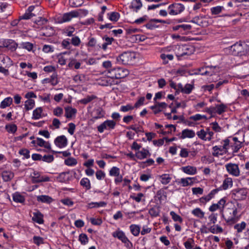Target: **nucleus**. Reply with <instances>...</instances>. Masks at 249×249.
I'll use <instances>...</instances> for the list:
<instances>
[{"label": "nucleus", "mask_w": 249, "mask_h": 249, "mask_svg": "<svg viewBox=\"0 0 249 249\" xmlns=\"http://www.w3.org/2000/svg\"><path fill=\"white\" fill-rule=\"evenodd\" d=\"M128 71L121 68H116L108 70L107 74L112 79H121L125 77L128 74Z\"/></svg>", "instance_id": "nucleus-1"}, {"label": "nucleus", "mask_w": 249, "mask_h": 249, "mask_svg": "<svg viewBox=\"0 0 249 249\" xmlns=\"http://www.w3.org/2000/svg\"><path fill=\"white\" fill-rule=\"evenodd\" d=\"M135 58V53L131 52H124L117 57L118 63L127 65Z\"/></svg>", "instance_id": "nucleus-2"}, {"label": "nucleus", "mask_w": 249, "mask_h": 249, "mask_svg": "<svg viewBox=\"0 0 249 249\" xmlns=\"http://www.w3.org/2000/svg\"><path fill=\"white\" fill-rule=\"evenodd\" d=\"M247 193L246 188L234 189L231 191L232 197L236 200H243L246 198Z\"/></svg>", "instance_id": "nucleus-3"}, {"label": "nucleus", "mask_w": 249, "mask_h": 249, "mask_svg": "<svg viewBox=\"0 0 249 249\" xmlns=\"http://www.w3.org/2000/svg\"><path fill=\"white\" fill-rule=\"evenodd\" d=\"M185 9L184 6L179 3L170 4L168 8V13L170 15H177L182 13Z\"/></svg>", "instance_id": "nucleus-4"}, {"label": "nucleus", "mask_w": 249, "mask_h": 249, "mask_svg": "<svg viewBox=\"0 0 249 249\" xmlns=\"http://www.w3.org/2000/svg\"><path fill=\"white\" fill-rule=\"evenodd\" d=\"M116 124V123L114 121L107 120L97 126V130L100 133H102L105 129H113Z\"/></svg>", "instance_id": "nucleus-5"}, {"label": "nucleus", "mask_w": 249, "mask_h": 249, "mask_svg": "<svg viewBox=\"0 0 249 249\" xmlns=\"http://www.w3.org/2000/svg\"><path fill=\"white\" fill-rule=\"evenodd\" d=\"M230 51L233 55L242 56L243 43L240 41L235 43L230 47Z\"/></svg>", "instance_id": "nucleus-6"}, {"label": "nucleus", "mask_w": 249, "mask_h": 249, "mask_svg": "<svg viewBox=\"0 0 249 249\" xmlns=\"http://www.w3.org/2000/svg\"><path fill=\"white\" fill-rule=\"evenodd\" d=\"M36 8H38V7H35L33 5L29 6L25 13L19 17V19H29L33 17L36 16V14L35 12Z\"/></svg>", "instance_id": "nucleus-7"}, {"label": "nucleus", "mask_w": 249, "mask_h": 249, "mask_svg": "<svg viewBox=\"0 0 249 249\" xmlns=\"http://www.w3.org/2000/svg\"><path fill=\"white\" fill-rule=\"evenodd\" d=\"M106 112L101 107L93 109L91 113L92 120L94 121L104 117Z\"/></svg>", "instance_id": "nucleus-8"}, {"label": "nucleus", "mask_w": 249, "mask_h": 249, "mask_svg": "<svg viewBox=\"0 0 249 249\" xmlns=\"http://www.w3.org/2000/svg\"><path fill=\"white\" fill-rule=\"evenodd\" d=\"M103 41H105V42L101 45V43L99 42V43L97 45V47L98 49H102L104 51H106L107 49V46L112 44V42L114 40V39L113 37H109L107 36H105L102 38Z\"/></svg>", "instance_id": "nucleus-9"}, {"label": "nucleus", "mask_w": 249, "mask_h": 249, "mask_svg": "<svg viewBox=\"0 0 249 249\" xmlns=\"http://www.w3.org/2000/svg\"><path fill=\"white\" fill-rule=\"evenodd\" d=\"M227 171L234 176H238L240 174L239 169L238 165L231 163L226 165Z\"/></svg>", "instance_id": "nucleus-10"}, {"label": "nucleus", "mask_w": 249, "mask_h": 249, "mask_svg": "<svg viewBox=\"0 0 249 249\" xmlns=\"http://www.w3.org/2000/svg\"><path fill=\"white\" fill-rule=\"evenodd\" d=\"M54 143L57 147L59 148H63L66 147L68 144V140L64 135H61L56 137Z\"/></svg>", "instance_id": "nucleus-11"}, {"label": "nucleus", "mask_w": 249, "mask_h": 249, "mask_svg": "<svg viewBox=\"0 0 249 249\" xmlns=\"http://www.w3.org/2000/svg\"><path fill=\"white\" fill-rule=\"evenodd\" d=\"M2 45L11 52L15 51L18 47V44L12 39H5L2 41Z\"/></svg>", "instance_id": "nucleus-12"}, {"label": "nucleus", "mask_w": 249, "mask_h": 249, "mask_svg": "<svg viewBox=\"0 0 249 249\" xmlns=\"http://www.w3.org/2000/svg\"><path fill=\"white\" fill-rule=\"evenodd\" d=\"M79 13L77 11H72L69 13L63 14L62 17V22H67L70 21L72 18L78 17Z\"/></svg>", "instance_id": "nucleus-13"}, {"label": "nucleus", "mask_w": 249, "mask_h": 249, "mask_svg": "<svg viewBox=\"0 0 249 249\" xmlns=\"http://www.w3.org/2000/svg\"><path fill=\"white\" fill-rule=\"evenodd\" d=\"M55 34V31L52 27L46 26L43 27L41 31V35L46 37H50Z\"/></svg>", "instance_id": "nucleus-14"}, {"label": "nucleus", "mask_w": 249, "mask_h": 249, "mask_svg": "<svg viewBox=\"0 0 249 249\" xmlns=\"http://www.w3.org/2000/svg\"><path fill=\"white\" fill-rule=\"evenodd\" d=\"M233 143H231V146L232 147L233 153H237L239 149L242 147V143L238 141L237 137H234L232 138Z\"/></svg>", "instance_id": "nucleus-15"}, {"label": "nucleus", "mask_w": 249, "mask_h": 249, "mask_svg": "<svg viewBox=\"0 0 249 249\" xmlns=\"http://www.w3.org/2000/svg\"><path fill=\"white\" fill-rule=\"evenodd\" d=\"M237 209L235 208L232 211V216L228 218H224L227 223L233 224L236 223L239 219L240 215L237 216Z\"/></svg>", "instance_id": "nucleus-16"}, {"label": "nucleus", "mask_w": 249, "mask_h": 249, "mask_svg": "<svg viewBox=\"0 0 249 249\" xmlns=\"http://www.w3.org/2000/svg\"><path fill=\"white\" fill-rule=\"evenodd\" d=\"M112 235L113 237L117 238L122 242H123L125 240H126V239L127 238L124 232L120 230V229H118L116 231L113 232Z\"/></svg>", "instance_id": "nucleus-17"}, {"label": "nucleus", "mask_w": 249, "mask_h": 249, "mask_svg": "<svg viewBox=\"0 0 249 249\" xmlns=\"http://www.w3.org/2000/svg\"><path fill=\"white\" fill-rule=\"evenodd\" d=\"M32 220L39 224H42L44 222L43 215L38 211L36 212H34Z\"/></svg>", "instance_id": "nucleus-18"}, {"label": "nucleus", "mask_w": 249, "mask_h": 249, "mask_svg": "<svg viewBox=\"0 0 249 249\" xmlns=\"http://www.w3.org/2000/svg\"><path fill=\"white\" fill-rule=\"evenodd\" d=\"M195 136V132L189 129H185L182 130L181 135L180 136V139H184L186 138H192Z\"/></svg>", "instance_id": "nucleus-19"}, {"label": "nucleus", "mask_w": 249, "mask_h": 249, "mask_svg": "<svg viewBox=\"0 0 249 249\" xmlns=\"http://www.w3.org/2000/svg\"><path fill=\"white\" fill-rule=\"evenodd\" d=\"M65 116L67 118L69 119L72 118L73 116H75L77 113V110L71 107H65Z\"/></svg>", "instance_id": "nucleus-20"}, {"label": "nucleus", "mask_w": 249, "mask_h": 249, "mask_svg": "<svg viewBox=\"0 0 249 249\" xmlns=\"http://www.w3.org/2000/svg\"><path fill=\"white\" fill-rule=\"evenodd\" d=\"M149 151L145 148H142L141 151H137L135 154V156L140 160L146 158L148 156H150Z\"/></svg>", "instance_id": "nucleus-21"}, {"label": "nucleus", "mask_w": 249, "mask_h": 249, "mask_svg": "<svg viewBox=\"0 0 249 249\" xmlns=\"http://www.w3.org/2000/svg\"><path fill=\"white\" fill-rule=\"evenodd\" d=\"M1 177L4 181H10L14 177V174L11 171H4L1 173Z\"/></svg>", "instance_id": "nucleus-22"}, {"label": "nucleus", "mask_w": 249, "mask_h": 249, "mask_svg": "<svg viewBox=\"0 0 249 249\" xmlns=\"http://www.w3.org/2000/svg\"><path fill=\"white\" fill-rule=\"evenodd\" d=\"M13 201L16 203H23L25 199L23 196L21 195L19 192H16L12 195Z\"/></svg>", "instance_id": "nucleus-23"}, {"label": "nucleus", "mask_w": 249, "mask_h": 249, "mask_svg": "<svg viewBox=\"0 0 249 249\" xmlns=\"http://www.w3.org/2000/svg\"><path fill=\"white\" fill-rule=\"evenodd\" d=\"M142 4L141 0H133L129 6L130 9H135V11L137 12L141 9Z\"/></svg>", "instance_id": "nucleus-24"}, {"label": "nucleus", "mask_w": 249, "mask_h": 249, "mask_svg": "<svg viewBox=\"0 0 249 249\" xmlns=\"http://www.w3.org/2000/svg\"><path fill=\"white\" fill-rule=\"evenodd\" d=\"M182 170L188 175H195L196 173V167L191 166L182 167Z\"/></svg>", "instance_id": "nucleus-25"}, {"label": "nucleus", "mask_w": 249, "mask_h": 249, "mask_svg": "<svg viewBox=\"0 0 249 249\" xmlns=\"http://www.w3.org/2000/svg\"><path fill=\"white\" fill-rule=\"evenodd\" d=\"M160 213V207L159 206L155 205L149 210V213L152 217H157Z\"/></svg>", "instance_id": "nucleus-26"}, {"label": "nucleus", "mask_w": 249, "mask_h": 249, "mask_svg": "<svg viewBox=\"0 0 249 249\" xmlns=\"http://www.w3.org/2000/svg\"><path fill=\"white\" fill-rule=\"evenodd\" d=\"M131 233L135 236H137L140 232L141 227L140 226L132 224L129 227Z\"/></svg>", "instance_id": "nucleus-27"}, {"label": "nucleus", "mask_w": 249, "mask_h": 249, "mask_svg": "<svg viewBox=\"0 0 249 249\" xmlns=\"http://www.w3.org/2000/svg\"><path fill=\"white\" fill-rule=\"evenodd\" d=\"M229 186L231 187L232 186V180L231 178H228L224 179L223 184L219 188L221 189V190H225L228 188Z\"/></svg>", "instance_id": "nucleus-28"}, {"label": "nucleus", "mask_w": 249, "mask_h": 249, "mask_svg": "<svg viewBox=\"0 0 249 249\" xmlns=\"http://www.w3.org/2000/svg\"><path fill=\"white\" fill-rule=\"evenodd\" d=\"M37 200L43 203H50L53 201V199L48 196L41 195L37 197Z\"/></svg>", "instance_id": "nucleus-29"}, {"label": "nucleus", "mask_w": 249, "mask_h": 249, "mask_svg": "<svg viewBox=\"0 0 249 249\" xmlns=\"http://www.w3.org/2000/svg\"><path fill=\"white\" fill-rule=\"evenodd\" d=\"M167 188L168 187H164V188L161 189L158 191V192H157V195L158 197V199L159 200L166 199L167 193L164 190V189H167Z\"/></svg>", "instance_id": "nucleus-30"}, {"label": "nucleus", "mask_w": 249, "mask_h": 249, "mask_svg": "<svg viewBox=\"0 0 249 249\" xmlns=\"http://www.w3.org/2000/svg\"><path fill=\"white\" fill-rule=\"evenodd\" d=\"M69 172H62L59 174V176L57 177V180L62 183L67 182L69 180V177H67V175Z\"/></svg>", "instance_id": "nucleus-31"}, {"label": "nucleus", "mask_w": 249, "mask_h": 249, "mask_svg": "<svg viewBox=\"0 0 249 249\" xmlns=\"http://www.w3.org/2000/svg\"><path fill=\"white\" fill-rule=\"evenodd\" d=\"M43 109L41 107H39L35 109L33 112L32 119L34 120L39 119L41 117V113Z\"/></svg>", "instance_id": "nucleus-32"}, {"label": "nucleus", "mask_w": 249, "mask_h": 249, "mask_svg": "<svg viewBox=\"0 0 249 249\" xmlns=\"http://www.w3.org/2000/svg\"><path fill=\"white\" fill-rule=\"evenodd\" d=\"M13 102V99L11 97H8L5 98L0 103V107L1 108H5L7 107H9Z\"/></svg>", "instance_id": "nucleus-33"}, {"label": "nucleus", "mask_w": 249, "mask_h": 249, "mask_svg": "<svg viewBox=\"0 0 249 249\" xmlns=\"http://www.w3.org/2000/svg\"><path fill=\"white\" fill-rule=\"evenodd\" d=\"M160 178L161 179V183L164 185L168 184L171 180V178L170 177V175L167 174H164L160 176Z\"/></svg>", "instance_id": "nucleus-34"}, {"label": "nucleus", "mask_w": 249, "mask_h": 249, "mask_svg": "<svg viewBox=\"0 0 249 249\" xmlns=\"http://www.w3.org/2000/svg\"><path fill=\"white\" fill-rule=\"evenodd\" d=\"M35 106V101L33 99H28L25 102V108L26 111L32 109Z\"/></svg>", "instance_id": "nucleus-35"}, {"label": "nucleus", "mask_w": 249, "mask_h": 249, "mask_svg": "<svg viewBox=\"0 0 249 249\" xmlns=\"http://www.w3.org/2000/svg\"><path fill=\"white\" fill-rule=\"evenodd\" d=\"M209 231L211 233L215 234L218 233H222L223 231V229L218 225L216 226L213 225L209 229Z\"/></svg>", "instance_id": "nucleus-36"}, {"label": "nucleus", "mask_w": 249, "mask_h": 249, "mask_svg": "<svg viewBox=\"0 0 249 249\" xmlns=\"http://www.w3.org/2000/svg\"><path fill=\"white\" fill-rule=\"evenodd\" d=\"M160 58L162 60L163 64H166L168 63V60H172L173 59L174 56L171 54H166L165 53H161L160 55Z\"/></svg>", "instance_id": "nucleus-37"}, {"label": "nucleus", "mask_w": 249, "mask_h": 249, "mask_svg": "<svg viewBox=\"0 0 249 249\" xmlns=\"http://www.w3.org/2000/svg\"><path fill=\"white\" fill-rule=\"evenodd\" d=\"M108 18L112 21L116 22L120 18V14L116 12L108 13Z\"/></svg>", "instance_id": "nucleus-38"}, {"label": "nucleus", "mask_w": 249, "mask_h": 249, "mask_svg": "<svg viewBox=\"0 0 249 249\" xmlns=\"http://www.w3.org/2000/svg\"><path fill=\"white\" fill-rule=\"evenodd\" d=\"M192 178H182L180 179V183L182 184L183 187L192 185L194 183L193 181H192Z\"/></svg>", "instance_id": "nucleus-39"}, {"label": "nucleus", "mask_w": 249, "mask_h": 249, "mask_svg": "<svg viewBox=\"0 0 249 249\" xmlns=\"http://www.w3.org/2000/svg\"><path fill=\"white\" fill-rule=\"evenodd\" d=\"M215 107L216 112L219 115H220L226 111V109L227 107L224 104H221L220 105H216Z\"/></svg>", "instance_id": "nucleus-40"}, {"label": "nucleus", "mask_w": 249, "mask_h": 249, "mask_svg": "<svg viewBox=\"0 0 249 249\" xmlns=\"http://www.w3.org/2000/svg\"><path fill=\"white\" fill-rule=\"evenodd\" d=\"M192 213L199 218H203L204 216V213L199 208L194 209Z\"/></svg>", "instance_id": "nucleus-41"}, {"label": "nucleus", "mask_w": 249, "mask_h": 249, "mask_svg": "<svg viewBox=\"0 0 249 249\" xmlns=\"http://www.w3.org/2000/svg\"><path fill=\"white\" fill-rule=\"evenodd\" d=\"M97 97L94 95H88L86 98H83L79 101L81 104L86 105L91 102L92 100L96 99Z\"/></svg>", "instance_id": "nucleus-42"}, {"label": "nucleus", "mask_w": 249, "mask_h": 249, "mask_svg": "<svg viewBox=\"0 0 249 249\" xmlns=\"http://www.w3.org/2000/svg\"><path fill=\"white\" fill-rule=\"evenodd\" d=\"M80 185L85 187L87 190H89L91 188L89 180L86 178H83L80 181Z\"/></svg>", "instance_id": "nucleus-43"}, {"label": "nucleus", "mask_w": 249, "mask_h": 249, "mask_svg": "<svg viewBox=\"0 0 249 249\" xmlns=\"http://www.w3.org/2000/svg\"><path fill=\"white\" fill-rule=\"evenodd\" d=\"M154 18L151 19L149 22L144 26L148 29L153 30L155 28L159 27V25L156 24V21L153 20Z\"/></svg>", "instance_id": "nucleus-44"}, {"label": "nucleus", "mask_w": 249, "mask_h": 249, "mask_svg": "<svg viewBox=\"0 0 249 249\" xmlns=\"http://www.w3.org/2000/svg\"><path fill=\"white\" fill-rule=\"evenodd\" d=\"M20 47L30 51L33 49V44L29 42H22L20 44Z\"/></svg>", "instance_id": "nucleus-45"}, {"label": "nucleus", "mask_w": 249, "mask_h": 249, "mask_svg": "<svg viewBox=\"0 0 249 249\" xmlns=\"http://www.w3.org/2000/svg\"><path fill=\"white\" fill-rule=\"evenodd\" d=\"M246 226V223L243 221L241 224H237L234 225V229L237 230V232L238 233L241 232L242 231L245 229Z\"/></svg>", "instance_id": "nucleus-46"}, {"label": "nucleus", "mask_w": 249, "mask_h": 249, "mask_svg": "<svg viewBox=\"0 0 249 249\" xmlns=\"http://www.w3.org/2000/svg\"><path fill=\"white\" fill-rule=\"evenodd\" d=\"M79 240L82 245H86L89 242V238L85 233H81L79 236Z\"/></svg>", "instance_id": "nucleus-47"}, {"label": "nucleus", "mask_w": 249, "mask_h": 249, "mask_svg": "<svg viewBox=\"0 0 249 249\" xmlns=\"http://www.w3.org/2000/svg\"><path fill=\"white\" fill-rule=\"evenodd\" d=\"M171 216H172V218L173 220L174 221H178L179 223H181L183 221L182 218L179 216V215L177 214L175 212L171 211L170 213Z\"/></svg>", "instance_id": "nucleus-48"}, {"label": "nucleus", "mask_w": 249, "mask_h": 249, "mask_svg": "<svg viewBox=\"0 0 249 249\" xmlns=\"http://www.w3.org/2000/svg\"><path fill=\"white\" fill-rule=\"evenodd\" d=\"M5 129L9 133H15L17 130V126L15 124H7L5 126Z\"/></svg>", "instance_id": "nucleus-49"}, {"label": "nucleus", "mask_w": 249, "mask_h": 249, "mask_svg": "<svg viewBox=\"0 0 249 249\" xmlns=\"http://www.w3.org/2000/svg\"><path fill=\"white\" fill-rule=\"evenodd\" d=\"M64 162L68 166H73L77 163L76 160L73 158H69L66 159Z\"/></svg>", "instance_id": "nucleus-50"}, {"label": "nucleus", "mask_w": 249, "mask_h": 249, "mask_svg": "<svg viewBox=\"0 0 249 249\" xmlns=\"http://www.w3.org/2000/svg\"><path fill=\"white\" fill-rule=\"evenodd\" d=\"M109 174L111 176H118L120 174V169L117 167L113 166L109 170Z\"/></svg>", "instance_id": "nucleus-51"}, {"label": "nucleus", "mask_w": 249, "mask_h": 249, "mask_svg": "<svg viewBox=\"0 0 249 249\" xmlns=\"http://www.w3.org/2000/svg\"><path fill=\"white\" fill-rule=\"evenodd\" d=\"M49 83H51L53 86H55L58 83L57 80V74L56 72L53 73L51 76Z\"/></svg>", "instance_id": "nucleus-52"}, {"label": "nucleus", "mask_w": 249, "mask_h": 249, "mask_svg": "<svg viewBox=\"0 0 249 249\" xmlns=\"http://www.w3.org/2000/svg\"><path fill=\"white\" fill-rule=\"evenodd\" d=\"M194 86L193 85L186 84L184 87L183 93L189 94L192 92Z\"/></svg>", "instance_id": "nucleus-53"}, {"label": "nucleus", "mask_w": 249, "mask_h": 249, "mask_svg": "<svg viewBox=\"0 0 249 249\" xmlns=\"http://www.w3.org/2000/svg\"><path fill=\"white\" fill-rule=\"evenodd\" d=\"M223 9H224V7L223 6H217L212 7L211 9V11L213 15H217L219 14Z\"/></svg>", "instance_id": "nucleus-54"}, {"label": "nucleus", "mask_w": 249, "mask_h": 249, "mask_svg": "<svg viewBox=\"0 0 249 249\" xmlns=\"http://www.w3.org/2000/svg\"><path fill=\"white\" fill-rule=\"evenodd\" d=\"M190 119L193 120L195 121H199L202 119H207V117L204 115H201L199 114H196L195 115L192 116L190 117Z\"/></svg>", "instance_id": "nucleus-55"}, {"label": "nucleus", "mask_w": 249, "mask_h": 249, "mask_svg": "<svg viewBox=\"0 0 249 249\" xmlns=\"http://www.w3.org/2000/svg\"><path fill=\"white\" fill-rule=\"evenodd\" d=\"M43 238L40 236H34L33 237V242L37 246H39L40 244L44 243Z\"/></svg>", "instance_id": "nucleus-56"}, {"label": "nucleus", "mask_w": 249, "mask_h": 249, "mask_svg": "<svg viewBox=\"0 0 249 249\" xmlns=\"http://www.w3.org/2000/svg\"><path fill=\"white\" fill-rule=\"evenodd\" d=\"M41 160H43V161L48 163H50L53 161V160H54V157L52 155H45L44 156H42Z\"/></svg>", "instance_id": "nucleus-57"}, {"label": "nucleus", "mask_w": 249, "mask_h": 249, "mask_svg": "<svg viewBox=\"0 0 249 249\" xmlns=\"http://www.w3.org/2000/svg\"><path fill=\"white\" fill-rule=\"evenodd\" d=\"M196 134L197 136L201 140L206 141L207 140V132L204 131L203 129H201L200 131L197 132Z\"/></svg>", "instance_id": "nucleus-58"}, {"label": "nucleus", "mask_w": 249, "mask_h": 249, "mask_svg": "<svg viewBox=\"0 0 249 249\" xmlns=\"http://www.w3.org/2000/svg\"><path fill=\"white\" fill-rule=\"evenodd\" d=\"M167 107V104L164 102L157 103V104L150 107L151 109H154V108H165Z\"/></svg>", "instance_id": "nucleus-59"}, {"label": "nucleus", "mask_w": 249, "mask_h": 249, "mask_svg": "<svg viewBox=\"0 0 249 249\" xmlns=\"http://www.w3.org/2000/svg\"><path fill=\"white\" fill-rule=\"evenodd\" d=\"M63 113V108L59 107L54 108L53 111V115L57 117H60L62 115Z\"/></svg>", "instance_id": "nucleus-60"}, {"label": "nucleus", "mask_w": 249, "mask_h": 249, "mask_svg": "<svg viewBox=\"0 0 249 249\" xmlns=\"http://www.w3.org/2000/svg\"><path fill=\"white\" fill-rule=\"evenodd\" d=\"M89 40L87 46L92 48L95 47L97 44V40L94 37H90L89 38Z\"/></svg>", "instance_id": "nucleus-61"}, {"label": "nucleus", "mask_w": 249, "mask_h": 249, "mask_svg": "<svg viewBox=\"0 0 249 249\" xmlns=\"http://www.w3.org/2000/svg\"><path fill=\"white\" fill-rule=\"evenodd\" d=\"M19 154L21 155H23L24 158L28 159L30 158V151L27 149H21L19 151Z\"/></svg>", "instance_id": "nucleus-62"}, {"label": "nucleus", "mask_w": 249, "mask_h": 249, "mask_svg": "<svg viewBox=\"0 0 249 249\" xmlns=\"http://www.w3.org/2000/svg\"><path fill=\"white\" fill-rule=\"evenodd\" d=\"M71 43L74 46H78L81 43V40L78 36H75L71 38Z\"/></svg>", "instance_id": "nucleus-63"}, {"label": "nucleus", "mask_w": 249, "mask_h": 249, "mask_svg": "<svg viewBox=\"0 0 249 249\" xmlns=\"http://www.w3.org/2000/svg\"><path fill=\"white\" fill-rule=\"evenodd\" d=\"M212 125V129L216 132H219L221 131V127L216 122H213L211 124Z\"/></svg>", "instance_id": "nucleus-64"}]
</instances>
